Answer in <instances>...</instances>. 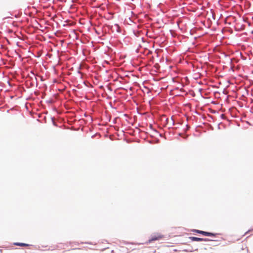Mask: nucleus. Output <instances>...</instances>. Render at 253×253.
Segmentation results:
<instances>
[{
	"instance_id": "f03ea898",
	"label": "nucleus",
	"mask_w": 253,
	"mask_h": 253,
	"mask_svg": "<svg viewBox=\"0 0 253 253\" xmlns=\"http://www.w3.org/2000/svg\"><path fill=\"white\" fill-rule=\"evenodd\" d=\"M194 232L198 233L201 234L205 236H215V234L210 233V232H206V231H201V230H195Z\"/></svg>"
},
{
	"instance_id": "f257e3e1",
	"label": "nucleus",
	"mask_w": 253,
	"mask_h": 253,
	"mask_svg": "<svg viewBox=\"0 0 253 253\" xmlns=\"http://www.w3.org/2000/svg\"><path fill=\"white\" fill-rule=\"evenodd\" d=\"M164 237V236L163 235H162L159 233H157V234H154L153 235H152L151 236V237L148 240V241L146 243L150 244L153 241L161 240Z\"/></svg>"
},
{
	"instance_id": "7ed1b4c3",
	"label": "nucleus",
	"mask_w": 253,
	"mask_h": 253,
	"mask_svg": "<svg viewBox=\"0 0 253 253\" xmlns=\"http://www.w3.org/2000/svg\"><path fill=\"white\" fill-rule=\"evenodd\" d=\"M189 239L192 241H207L208 240L207 239L198 238L195 237H190Z\"/></svg>"
},
{
	"instance_id": "20e7f679",
	"label": "nucleus",
	"mask_w": 253,
	"mask_h": 253,
	"mask_svg": "<svg viewBox=\"0 0 253 253\" xmlns=\"http://www.w3.org/2000/svg\"><path fill=\"white\" fill-rule=\"evenodd\" d=\"M13 244L15 246H21V247H28V246H30V245L27 244L18 243V242L14 243Z\"/></svg>"
}]
</instances>
